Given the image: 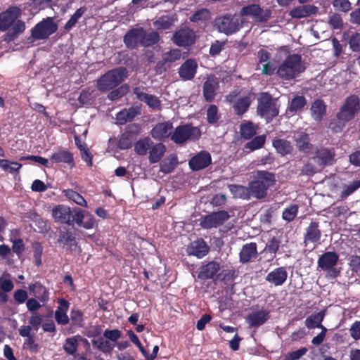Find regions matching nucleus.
Wrapping results in <instances>:
<instances>
[{
    "instance_id": "f257e3e1",
    "label": "nucleus",
    "mask_w": 360,
    "mask_h": 360,
    "mask_svg": "<svg viewBox=\"0 0 360 360\" xmlns=\"http://www.w3.org/2000/svg\"><path fill=\"white\" fill-rule=\"evenodd\" d=\"M22 11L17 6H11L0 13V30L5 32L9 28L11 39H14L18 35L25 30V24L22 20H18Z\"/></svg>"
},
{
    "instance_id": "f03ea898",
    "label": "nucleus",
    "mask_w": 360,
    "mask_h": 360,
    "mask_svg": "<svg viewBox=\"0 0 360 360\" xmlns=\"http://www.w3.org/2000/svg\"><path fill=\"white\" fill-rule=\"evenodd\" d=\"M360 108L359 98L357 96H349L337 115V119L329 124V128L338 132L342 129L347 122L352 120Z\"/></svg>"
},
{
    "instance_id": "7ed1b4c3",
    "label": "nucleus",
    "mask_w": 360,
    "mask_h": 360,
    "mask_svg": "<svg viewBox=\"0 0 360 360\" xmlns=\"http://www.w3.org/2000/svg\"><path fill=\"white\" fill-rule=\"evenodd\" d=\"M304 69L301 56L292 54L288 56L279 65L277 73L281 78L290 79L297 77Z\"/></svg>"
},
{
    "instance_id": "20e7f679",
    "label": "nucleus",
    "mask_w": 360,
    "mask_h": 360,
    "mask_svg": "<svg viewBox=\"0 0 360 360\" xmlns=\"http://www.w3.org/2000/svg\"><path fill=\"white\" fill-rule=\"evenodd\" d=\"M128 76L124 68L111 70L104 74L97 82L98 89L101 91L110 90L118 86Z\"/></svg>"
},
{
    "instance_id": "39448f33",
    "label": "nucleus",
    "mask_w": 360,
    "mask_h": 360,
    "mask_svg": "<svg viewBox=\"0 0 360 360\" xmlns=\"http://www.w3.org/2000/svg\"><path fill=\"white\" fill-rule=\"evenodd\" d=\"M274 181L272 174L264 171L258 172L257 179L249 184L250 194L257 198H264L268 188L274 185Z\"/></svg>"
},
{
    "instance_id": "423d86ee",
    "label": "nucleus",
    "mask_w": 360,
    "mask_h": 360,
    "mask_svg": "<svg viewBox=\"0 0 360 360\" xmlns=\"http://www.w3.org/2000/svg\"><path fill=\"white\" fill-rule=\"evenodd\" d=\"M216 25L220 32L231 34L237 32L247 23L240 15H225L215 20Z\"/></svg>"
},
{
    "instance_id": "0eeeda50",
    "label": "nucleus",
    "mask_w": 360,
    "mask_h": 360,
    "mask_svg": "<svg viewBox=\"0 0 360 360\" xmlns=\"http://www.w3.org/2000/svg\"><path fill=\"white\" fill-rule=\"evenodd\" d=\"M201 136V132L197 127L191 124H183L177 127L174 131L171 140L176 144H182L187 141H195Z\"/></svg>"
},
{
    "instance_id": "6e6552de",
    "label": "nucleus",
    "mask_w": 360,
    "mask_h": 360,
    "mask_svg": "<svg viewBox=\"0 0 360 360\" xmlns=\"http://www.w3.org/2000/svg\"><path fill=\"white\" fill-rule=\"evenodd\" d=\"M258 114L269 122L278 114V107L276 101L273 100L267 93H263L258 99Z\"/></svg>"
},
{
    "instance_id": "1a4fd4ad",
    "label": "nucleus",
    "mask_w": 360,
    "mask_h": 360,
    "mask_svg": "<svg viewBox=\"0 0 360 360\" xmlns=\"http://www.w3.org/2000/svg\"><path fill=\"white\" fill-rule=\"evenodd\" d=\"M240 15L246 21L245 17H250L256 22H266L271 17V11L262 9L257 4H251L241 8Z\"/></svg>"
},
{
    "instance_id": "9d476101",
    "label": "nucleus",
    "mask_w": 360,
    "mask_h": 360,
    "mask_svg": "<svg viewBox=\"0 0 360 360\" xmlns=\"http://www.w3.org/2000/svg\"><path fill=\"white\" fill-rule=\"evenodd\" d=\"M58 26L52 18H47L37 23L32 30V36L35 39H44L57 30Z\"/></svg>"
},
{
    "instance_id": "9b49d317",
    "label": "nucleus",
    "mask_w": 360,
    "mask_h": 360,
    "mask_svg": "<svg viewBox=\"0 0 360 360\" xmlns=\"http://www.w3.org/2000/svg\"><path fill=\"white\" fill-rule=\"evenodd\" d=\"M229 219V215L227 212L219 211L212 212V214L202 218L200 222V225L203 229H206L216 228L223 224Z\"/></svg>"
},
{
    "instance_id": "f8f14e48",
    "label": "nucleus",
    "mask_w": 360,
    "mask_h": 360,
    "mask_svg": "<svg viewBox=\"0 0 360 360\" xmlns=\"http://www.w3.org/2000/svg\"><path fill=\"white\" fill-rule=\"evenodd\" d=\"M52 216L57 223L72 225L75 222L73 211L67 205H58L53 207Z\"/></svg>"
},
{
    "instance_id": "ddd939ff",
    "label": "nucleus",
    "mask_w": 360,
    "mask_h": 360,
    "mask_svg": "<svg viewBox=\"0 0 360 360\" xmlns=\"http://www.w3.org/2000/svg\"><path fill=\"white\" fill-rule=\"evenodd\" d=\"M173 126L170 122L157 124L151 130V136L155 140L163 141L172 137Z\"/></svg>"
},
{
    "instance_id": "4468645a",
    "label": "nucleus",
    "mask_w": 360,
    "mask_h": 360,
    "mask_svg": "<svg viewBox=\"0 0 360 360\" xmlns=\"http://www.w3.org/2000/svg\"><path fill=\"white\" fill-rule=\"evenodd\" d=\"M75 222L86 229H91L96 226V220L94 216L89 213L85 214L82 210L75 208L73 210Z\"/></svg>"
},
{
    "instance_id": "2eb2a0df",
    "label": "nucleus",
    "mask_w": 360,
    "mask_h": 360,
    "mask_svg": "<svg viewBox=\"0 0 360 360\" xmlns=\"http://www.w3.org/2000/svg\"><path fill=\"white\" fill-rule=\"evenodd\" d=\"M173 39L177 46H186L194 43L195 34L193 30L188 28H184L174 34Z\"/></svg>"
},
{
    "instance_id": "dca6fc26",
    "label": "nucleus",
    "mask_w": 360,
    "mask_h": 360,
    "mask_svg": "<svg viewBox=\"0 0 360 360\" xmlns=\"http://www.w3.org/2000/svg\"><path fill=\"white\" fill-rule=\"evenodd\" d=\"M339 257L334 252H327L318 259V267L323 271L332 270L337 264Z\"/></svg>"
},
{
    "instance_id": "f3484780",
    "label": "nucleus",
    "mask_w": 360,
    "mask_h": 360,
    "mask_svg": "<svg viewBox=\"0 0 360 360\" xmlns=\"http://www.w3.org/2000/svg\"><path fill=\"white\" fill-rule=\"evenodd\" d=\"M287 277L286 269L284 267H278L266 275V281L274 286H280L285 282Z\"/></svg>"
},
{
    "instance_id": "a211bd4d",
    "label": "nucleus",
    "mask_w": 360,
    "mask_h": 360,
    "mask_svg": "<svg viewBox=\"0 0 360 360\" xmlns=\"http://www.w3.org/2000/svg\"><path fill=\"white\" fill-rule=\"evenodd\" d=\"M198 64L195 60L188 59L180 67L179 70V76L184 80L192 79L197 70Z\"/></svg>"
},
{
    "instance_id": "6ab92c4d",
    "label": "nucleus",
    "mask_w": 360,
    "mask_h": 360,
    "mask_svg": "<svg viewBox=\"0 0 360 360\" xmlns=\"http://www.w3.org/2000/svg\"><path fill=\"white\" fill-rule=\"evenodd\" d=\"M209 252V247L206 243L202 240H197L192 242L187 248V252L190 255L202 258Z\"/></svg>"
},
{
    "instance_id": "aec40b11",
    "label": "nucleus",
    "mask_w": 360,
    "mask_h": 360,
    "mask_svg": "<svg viewBox=\"0 0 360 360\" xmlns=\"http://www.w3.org/2000/svg\"><path fill=\"white\" fill-rule=\"evenodd\" d=\"M211 162V156L207 152H200L189 161L193 170H200L207 167Z\"/></svg>"
},
{
    "instance_id": "412c9836",
    "label": "nucleus",
    "mask_w": 360,
    "mask_h": 360,
    "mask_svg": "<svg viewBox=\"0 0 360 360\" xmlns=\"http://www.w3.org/2000/svg\"><path fill=\"white\" fill-rule=\"evenodd\" d=\"M269 311L264 309L252 311L246 318V321L251 327H259L269 319Z\"/></svg>"
},
{
    "instance_id": "4be33fe9",
    "label": "nucleus",
    "mask_w": 360,
    "mask_h": 360,
    "mask_svg": "<svg viewBox=\"0 0 360 360\" xmlns=\"http://www.w3.org/2000/svg\"><path fill=\"white\" fill-rule=\"evenodd\" d=\"M295 145L297 148L304 153H309L313 149V146L309 143V135L304 131H299L293 136Z\"/></svg>"
},
{
    "instance_id": "5701e85b",
    "label": "nucleus",
    "mask_w": 360,
    "mask_h": 360,
    "mask_svg": "<svg viewBox=\"0 0 360 360\" xmlns=\"http://www.w3.org/2000/svg\"><path fill=\"white\" fill-rule=\"evenodd\" d=\"M134 94L139 100L146 103L150 108L153 109L160 108V101L158 97L143 92L139 87L134 89Z\"/></svg>"
},
{
    "instance_id": "b1692460",
    "label": "nucleus",
    "mask_w": 360,
    "mask_h": 360,
    "mask_svg": "<svg viewBox=\"0 0 360 360\" xmlns=\"http://www.w3.org/2000/svg\"><path fill=\"white\" fill-rule=\"evenodd\" d=\"M167 151L165 145L153 142L148 152V160L151 164L159 162Z\"/></svg>"
},
{
    "instance_id": "393cba45",
    "label": "nucleus",
    "mask_w": 360,
    "mask_h": 360,
    "mask_svg": "<svg viewBox=\"0 0 360 360\" xmlns=\"http://www.w3.org/2000/svg\"><path fill=\"white\" fill-rule=\"evenodd\" d=\"M218 84V80L215 77H207L203 86V94L206 101H212L214 99Z\"/></svg>"
},
{
    "instance_id": "a878e982",
    "label": "nucleus",
    "mask_w": 360,
    "mask_h": 360,
    "mask_svg": "<svg viewBox=\"0 0 360 360\" xmlns=\"http://www.w3.org/2000/svg\"><path fill=\"white\" fill-rule=\"evenodd\" d=\"M143 29L136 28L126 34L124 41L128 47H134L139 43L142 44Z\"/></svg>"
},
{
    "instance_id": "bb28decb",
    "label": "nucleus",
    "mask_w": 360,
    "mask_h": 360,
    "mask_svg": "<svg viewBox=\"0 0 360 360\" xmlns=\"http://www.w3.org/2000/svg\"><path fill=\"white\" fill-rule=\"evenodd\" d=\"M59 305L55 311V319L58 324L65 325L69 321L67 311L69 308V302L63 299L58 300Z\"/></svg>"
},
{
    "instance_id": "cd10ccee",
    "label": "nucleus",
    "mask_w": 360,
    "mask_h": 360,
    "mask_svg": "<svg viewBox=\"0 0 360 360\" xmlns=\"http://www.w3.org/2000/svg\"><path fill=\"white\" fill-rule=\"evenodd\" d=\"M257 255V245L255 243L245 244L240 252V261L243 263L250 262L256 257Z\"/></svg>"
},
{
    "instance_id": "c85d7f7f",
    "label": "nucleus",
    "mask_w": 360,
    "mask_h": 360,
    "mask_svg": "<svg viewBox=\"0 0 360 360\" xmlns=\"http://www.w3.org/2000/svg\"><path fill=\"white\" fill-rule=\"evenodd\" d=\"M321 233L319 229V225L316 222H311L306 230L304 236V243L306 244L317 243L321 238Z\"/></svg>"
},
{
    "instance_id": "c756f323",
    "label": "nucleus",
    "mask_w": 360,
    "mask_h": 360,
    "mask_svg": "<svg viewBox=\"0 0 360 360\" xmlns=\"http://www.w3.org/2000/svg\"><path fill=\"white\" fill-rule=\"evenodd\" d=\"M253 99L254 96L251 94L237 99L233 105L235 112L238 115L244 114L249 108Z\"/></svg>"
},
{
    "instance_id": "7c9ffc66",
    "label": "nucleus",
    "mask_w": 360,
    "mask_h": 360,
    "mask_svg": "<svg viewBox=\"0 0 360 360\" xmlns=\"http://www.w3.org/2000/svg\"><path fill=\"white\" fill-rule=\"evenodd\" d=\"M92 345L105 354L111 353L115 347V344L104 338V335L94 338L92 340Z\"/></svg>"
},
{
    "instance_id": "2f4dec72",
    "label": "nucleus",
    "mask_w": 360,
    "mask_h": 360,
    "mask_svg": "<svg viewBox=\"0 0 360 360\" xmlns=\"http://www.w3.org/2000/svg\"><path fill=\"white\" fill-rule=\"evenodd\" d=\"M311 116L316 121H321L326 113V105L321 100L315 101L310 108Z\"/></svg>"
},
{
    "instance_id": "473e14b6",
    "label": "nucleus",
    "mask_w": 360,
    "mask_h": 360,
    "mask_svg": "<svg viewBox=\"0 0 360 360\" xmlns=\"http://www.w3.org/2000/svg\"><path fill=\"white\" fill-rule=\"evenodd\" d=\"M219 270V264L212 262L202 266L199 271L198 278L200 279H208L214 276Z\"/></svg>"
},
{
    "instance_id": "72a5a7b5",
    "label": "nucleus",
    "mask_w": 360,
    "mask_h": 360,
    "mask_svg": "<svg viewBox=\"0 0 360 360\" xmlns=\"http://www.w3.org/2000/svg\"><path fill=\"white\" fill-rule=\"evenodd\" d=\"M316 11L317 8L314 6L303 5L292 9L290 11V15L292 18H302L315 13Z\"/></svg>"
},
{
    "instance_id": "f704fd0d",
    "label": "nucleus",
    "mask_w": 360,
    "mask_h": 360,
    "mask_svg": "<svg viewBox=\"0 0 360 360\" xmlns=\"http://www.w3.org/2000/svg\"><path fill=\"white\" fill-rule=\"evenodd\" d=\"M178 164V158L176 155L170 154L160 163V170L164 174L171 173Z\"/></svg>"
},
{
    "instance_id": "c9c22d12",
    "label": "nucleus",
    "mask_w": 360,
    "mask_h": 360,
    "mask_svg": "<svg viewBox=\"0 0 360 360\" xmlns=\"http://www.w3.org/2000/svg\"><path fill=\"white\" fill-rule=\"evenodd\" d=\"M325 316V312L323 311H320L316 314H311L308 316L305 320V326L309 329H312L314 328H325L321 322L323 321Z\"/></svg>"
},
{
    "instance_id": "e433bc0d",
    "label": "nucleus",
    "mask_w": 360,
    "mask_h": 360,
    "mask_svg": "<svg viewBox=\"0 0 360 360\" xmlns=\"http://www.w3.org/2000/svg\"><path fill=\"white\" fill-rule=\"evenodd\" d=\"M139 109L135 108H130L129 109H124L117 115V122L119 124H123L127 122L133 120L136 115L139 113Z\"/></svg>"
},
{
    "instance_id": "4c0bfd02",
    "label": "nucleus",
    "mask_w": 360,
    "mask_h": 360,
    "mask_svg": "<svg viewBox=\"0 0 360 360\" xmlns=\"http://www.w3.org/2000/svg\"><path fill=\"white\" fill-rule=\"evenodd\" d=\"M34 296H35L39 301L46 302L49 300V292L45 287L39 283H34L30 285L29 287Z\"/></svg>"
},
{
    "instance_id": "58836bf2",
    "label": "nucleus",
    "mask_w": 360,
    "mask_h": 360,
    "mask_svg": "<svg viewBox=\"0 0 360 360\" xmlns=\"http://www.w3.org/2000/svg\"><path fill=\"white\" fill-rule=\"evenodd\" d=\"M153 141L148 137L139 140L134 145V151L139 155L148 153Z\"/></svg>"
},
{
    "instance_id": "ea45409f",
    "label": "nucleus",
    "mask_w": 360,
    "mask_h": 360,
    "mask_svg": "<svg viewBox=\"0 0 360 360\" xmlns=\"http://www.w3.org/2000/svg\"><path fill=\"white\" fill-rule=\"evenodd\" d=\"M231 193L235 198L248 200L250 198L249 186L245 187L240 185H230L229 186Z\"/></svg>"
},
{
    "instance_id": "a19ab883",
    "label": "nucleus",
    "mask_w": 360,
    "mask_h": 360,
    "mask_svg": "<svg viewBox=\"0 0 360 360\" xmlns=\"http://www.w3.org/2000/svg\"><path fill=\"white\" fill-rule=\"evenodd\" d=\"M181 57V51L179 49H174L162 53V61L163 65L171 64Z\"/></svg>"
},
{
    "instance_id": "79ce46f5",
    "label": "nucleus",
    "mask_w": 360,
    "mask_h": 360,
    "mask_svg": "<svg viewBox=\"0 0 360 360\" xmlns=\"http://www.w3.org/2000/svg\"><path fill=\"white\" fill-rule=\"evenodd\" d=\"M314 161L322 166L330 163L333 158V154L328 149H321L316 153V155L313 158Z\"/></svg>"
},
{
    "instance_id": "37998d69",
    "label": "nucleus",
    "mask_w": 360,
    "mask_h": 360,
    "mask_svg": "<svg viewBox=\"0 0 360 360\" xmlns=\"http://www.w3.org/2000/svg\"><path fill=\"white\" fill-rule=\"evenodd\" d=\"M273 146L278 153L281 155H286L292 151L293 147L290 142L283 139L275 140L273 142Z\"/></svg>"
},
{
    "instance_id": "c03bdc74",
    "label": "nucleus",
    "mask_w": 360,
    "mask_h": 360,
    "mask_svg": "<svg viewBox=\"0 0 360 360\" xmlns=\"http://www.w3.org/2000/svg\"><path fill=\"white\" fill-rule=\"evenodd\" d=\"M63 193L69 200H72L75 203L82 207H87V203L85 199L78 193L71 189L63 191Z\"/></svg>"
},
{
    "instance_id": "a18cd8bd",
    "label": "nucleus",
    "mask_w": 360,
    "mask_h": 360,
    "mask_svg": "<svg viewBox=\"0 0 360 360\" xmlns=\"http://www.w3.org/2000/svg\"><path fill=\"white\" fill-rule=\"evenodd\" d=\"M51 160L56 163H70L73 160V156L70 152L60 150L53 153L51 155Z\"/></svg>"
},
{
    "instance_id": "49530a36",
    "label": "nucleus",
    "mask_w": 360,
    "mask_h": 360,
    "mask_svg": "<svg viewBox=\"0 0 360 360\" xmlns=\"http://www.w3.org/2000/svg\"><path fill=\"white\" fill-rule=\"evenodd\" d=\"M304 97L301 96H295L290 103L288 111L290 112H297L300 111L306 105Z\"/></svg>"
},
{
    "instance_id": "de8ad7c7",
    "label": "nucleus",
    "mask_w": 360,
    "mask_h": 360,
    "mask_svg": "<svg viewBox=\"0 0 360 360\" xmlns=\"http://www.w3.org/2000/svg\"><path fill=\"white\" fill-rule=\"evenodd\" d=\"M174 21V20L172 17L169 15H164L157 18L154 21L153 24L157 29L166 30L172 25Z\"/></svg>"
},
{
    "instance_id": "09e8293b",
    "label": "nucleus",
    "mask_w": 360,
    "mask_h": 360,
    "mask_svg": "<svg viewBox=\"0 0 360 360\" xmlns=\"http://www.w3.org/2000/svg\"><path fill=\"white\" fill-rule=\"evenodd\" d=\"M85 11L86 8L84 7H81L77 9L65 24V29L66 30H70L72 27H74Z\"/></svg>"
},
{
    "instance_id": "8fccbe9b",
    "label": "nucleus",
    "mask_w": 360,
    "mask_h": 360,
    "mask_svg": "<svg viewBox=\"0 0 360 360\" xmlns=\"http://www.w3.org/2000/svg\"><path fill=\"white\" fill-rule=\"evenodd\" d=\"M241 135L243 138L248 139L256 133V127L252 122H247L241 125Z\"/></svg>"
},
{
    "instance_id": "3c124183",
    "label": "nucleus",
    "mask_w": 360,
    "mask_h": 360,
    "mask_svg": "<svg viewBox=\"0 0 360 360\" xmlns=\"http://www.w3.org/2000/svg\"><path fill=\"white\" fill-rule=\"evenodd\" d=\"M297 212L298 206L297 205H291L283 212V219L287 221H291L297 216Z\"/></svg>"
},
{
    "instance_id": "603ef678",
    "label": "nucleus",
    "mask_w": 360,
    "mask_h": 360,
    "mask_svg": "<svg viewBox=\"0 0 360 360\" xmlns=\"http://www.w3.org/2000/svg\"><path fill=\"white\" fill-rule=\"evenodd\" d=\"M21 167L22 165L16 162H9L7 160H0V167L4 171H7L11 173L19 170Z\"/></svg>"
},
{
    "instance_id": "864d4df0",
    "label": "nucleus",
    "mask_w": 360,
    "mask_h": 360,
    "mask_svg": "<svg viewBox=\"0 0 360 360\" xmlns=\"http://www.w3.org/2000/svg\"><path fill=\"white\" fill-rule=\"evenodd\" d=\"M158 40V35L155 32L151 31L146 32L143 30L142 39V45L145 46H150Z\"/></svg>"
},
{
    "instance_id": "5fc2aeb1",
    "label": "nucleus",
    "mask_w": 360,
    "mask_h": 360,
    "mask_svg": "<svg viewBox=\"0 0 360 360\" xmlns=\"http://www.w3.org/2000/svg\"><path fill=\"white\" fill-rule=\"evenodd\" d=\"M13 282L8 278V274H4L0 277V291L8 292L13 290Z\"/></svg>"
},
{
    "instance_id": "6e6d98bb",
    "label": "nucleus",
    "mask_w": 360,
    "mask_h": 360,
    "mask_svg": "<svg viewBox=\"0 0 360 360\" xmlns=\"http://www.w3.org/2000/svg\"><path fill=\"white\" fill-rule=\"evenodd\" d=\"M265 142L264 136H259L255 137L253 140L246 144L245 148L251 150L261 148Z\"/></svg>"
},
{
    "instance_id": "4d7b16f0",
    "label": "nucleus",
    "mask_w": 360,
    "mask_h": 360,
    "mask_svg": "<svg viewBox=\"0 0 360 360\" xmlns=\"http://www.w3.org/2000/svg\"><path fill=\"white\" fill-rule=\"evenodd\" d=\"M77 347V341L75 338H68L63 346L65 351L70 354H73L76 352Z\"/></svg>"
},
{
    "instance_id": "13d9d810",
    "label": "nucleus",
    "mask_w": 360,
    "mask_h": 360,
    "mask_svg": "<svg viewBox=\"0 0 360 360\" xmlns=\"http://www.w3.org/2000/svg\"><path fill=\"white\" fill-rule=\"evenodd\" d=\"M129 90V86L127 85H122L120 86L118 89L112 91L108 96V98L113 101L117 99L118 98L124 96Z\"/></svg>"
},
{
    "instance_id": "bf43d9fd",
    "label": "nucleus",
    "mask_w": 360,
    "mask_h": 360,
    "mask_svg": "<svg viewBox=\"0 0 360 360\" xmlns=\"http://www.w3.org/2000/svg\"><path fill=\"white\" fill-rule=\"evenodd\" d=\"M207 118L209 123H215L218 119V110L216 105H211L207 110Z\"/></svg>"
},
{
    "instance_id": "052dcab7",
    "label": "nucleus",
    "mask_w": 360,
    "mask_h": 360,
    "mask_svg": "<svg viewBox=\"0 0 360 360\" xmlns=\"http://www.w3.org/2000/svg\"><path fill=\"white\" fill-rule=\"evenodd\" d=\"M104 338L109 340L112 343L116 341L121 337V331L117 329L105 330L103 332Z\"/></svg>"
},
{
    "instance_id": "680f3d73",
    "label": "nucleus",
    "mask_w": 360,
    "mask_h": 360,
    "mask_svg": "<svg viewBox=\"0 0 360 360\" xmlns=\"http://www.w3.org/2000/svg\"><path fill=\"white\" fill-rule=\"evenodd\" d=\"M307 352L306 347H302L296 351L288 353L285 356V360H297L304 356Z\"/></svg>"
},
{
    "instance_id": "e2e57ef3",
    "label": "nucleus",
    "mask_w": 360,
    "mask_h": 360,
    "mask_svg": "<svg viewBox=\"0 0 360 360\" xmlns=\"http://www.w3.org/2000/svg\"><path fill=\"white\" fill-rule=\"evenodd\" d=\"M333 6L339 11L347 12L351 8V4L348 0H335Z\"/></svg>"
},
{
    "instance_id": "0e129e2a",
    "label": "nucleus",
    "mask_w": 360,
    "mask_h": 360,
    "mask_svg": "<svg viewBox=\"0 0 360 360\" xmlns=\"http://www.w3.org/2000/svg\"><path fill=\"white\" fill-rule=\"evenodd\" d=\"M32 248L34 251V257L35 259V263L37 266H39L41 264V257L43 251V248L40 243H34L32 245Z\"/></svg>"
},
{
    "instance_id": "69168bd1",
    "label": "nucleus",
    "mask_w": 360,
    "mask_h": 360,
    "mask_svg": "<svg viewBox=\"0 0 360 360\" xmlns=\"http://www.w3.org/2000/svg\"><path fill=\"white\" fill-rule=\"evenodd\" d=\"M210 18V11L207 9H202L197 11L191 17V20L197 22L199 20H205Z\"/></svg>"
},
{
    "instance_id": "338daca9",
    "label": "nucleus",
    "mask_w": 360,
    "mask_h": 360,
    "mask_svg": "<svg viewBox=\"0 0 360 360\" xmlns=\"http://www.w3.org/2000/svg\"><path fill=\"white\" fill-rule=\"evenodd\" d=\"M351 337L354 340H360V321H355L349 328Z\"/></svg>"
},
{
    "instance_id": "774afa93",
    "label": "nucleus",
    "mask_w": 360,
    "mask_h": 360,
    "mask_svg": "<svg viewBox=\"0 0 360 360\" xmlns=\"http://www.w3.org/2000/svg\"><path fill=\"white\" fill-rule=\"evenodd\" d=\"M349 46L351 49L354 51L360 50V34H355L352 35L349 40Z\"/></svg>"
}]
</instances>
